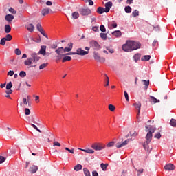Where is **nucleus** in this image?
<instances>
[{"instance_id":"obj_33","label":"nucleus","mask_w":176,"mask_h":176,"mask_svg":"<svg viewBox=\"0 0 176 176\" xmlns=\"http://www.w3.org/2000/svg\"><path fill=\"white\" fill-rule=\"evenodd\" d=\"M140 58H141L140 54H136L133 56V58L136 63L138 61V60H140Z\"/></svg>"},{"instance_id":"obj_46","label":"nucleus","mask_w":176,"mask_h":176,"mask_svg":"<svg viewBox=\"0 0 176 176\" xmlns=\"http://www.w3.org/2000/svg\"><path fill=\"white\" fill-rule=\"evenodd\" d=\"M4 38L6 39V41H12V35H10V34H7V35L6 36V37H4Z\"/></svg>"},{"instance_id":"obj_9","label":"nucleus","mask_w":176,"mask_h":176,"mask_svg":"<svg viewBox=\"0 0 176 176\" xmlns=\"http://www.w3.org/2000/svg\"><path fill=\"white\" fill-rule=\"evenodd\" d=\"M76 54H77L78 56H86L89 54V51H85L82 48H78L76 50Z\"/></svg>"},{"instance_id":"obj_21","label":"nucleus","mask_w":176,"mask_h":176,"mask_svg":"<svg viewBox=\"0 0 176 176\" xmlns=\"http://www.w3.org/2000/svg\"><path fill=\"white\" fill-rule=\"evenodd\" d=\"M146 131H148V133H151V134H153L156 131V127L155 126H151L150 128L149 126H146Z\"/></svg>"},{"instance_id":"obj_35","label":"nucleus","mask_w":176,"mask_h":176,"mask_svg":"<svg viewBox=\"0 0 176 176\" xmlns=\"http://www.w3.org/2000/svg\"><path fill=\"white\" fill-rule=\"evenodd\" d=\"M83 171L85 176H91L90 175V171H89V169H87V168H84Z\"/></svg>"},{"instance_id":"obj_28","label":"nucleus","mask_w":176,"mask_h":176,"mask_svg":"<svg viewBox=\"0 0 176 176\" xmlns=\"http://www.w3.org/2000/svg\"><path fill=\"white\" fill-rule=\"evenodd\" d=\"M25 65H31L32 64V58H28L24 62Z\"/></svg>"},{"instance_id":"obj_38","label":"nucleus","mask_w":176,"mask_h":176,"mask_svg":"<svg viewBox=\"0 0 176 176\" xmlns=\"http://www.w3.org/2000/svg\"><path fill=\"white\" fill-rule=\"evenodd\" d=\"M105 146H107V148H112L113 146H115V142H110Z\"/></svg>"},{"instance_id":"obj_44","label":"nucleus","mask_w":176,"mask_h":176,"mask_svg":"<svg viewBox=\"0 0 176 176\" xmlns=\"http://www.w3.org/2000/svg\"><path fill=\"white\" fill-rule=\"evenodd\" d=\"M126 13H131V7L126 6L124 8Z\"/></svg>"},{"instance_id":"obj_18","label":"nucleus","mask_w":176,"mask_h":176,"mask_svg":"<svg viewBox=\"0 0 176 176\" xmlns=\"http://www.w3.org/2000/svg\"><path fill=\"white\" fill-rule=\"evenodd\" d=\"M25 28L29 31V32H33L35 30V27L32 23H29L25 25Z\"/></svg>"},{"instance_id":"obj_31","label":"nucleus","mask_w":176,"mask_h":176,"mask_svg":"<svg viewBox=\"0 0 176 176\" xmlns=\"http://www.w3.org/2000/svg\"><path fill=\"white\" fill-rule=\"evenodd\" d=\"M72 19H79V12H74L72 14Z\"/></svg>"},{"instance_id":"obj_26","label":"nucleus","mask_w":176,"mask_h":176,"mask_svg":"<svg viewBox=\"0 0 176 176\" xmlns=\"http://www.w3.org/2000/svg\"><path fill=\"white\" fill-rule=\"evenodd\" d=\"M6 34H9L12 31V28L10 25H5V30H4Z\"/></svg>"},{"instance_id":"obj_42","label":"nucleus","mask_w":176,"mask_h":176,"mask_svg":"<svg viewBox=\"0 0 176 176\" xmlns=\"http://www.w3.org/2000/svg\"><path fill=\"white\" fill-rule=\"evenodd\" d=\"M109 111H111V112H114L115 110L116 109V107L114 105H113V104H109Z\"/></svg>"},{"instance_id":"obj_23","label":"nucleus","mask_w":176,"mask_h":176,"mask_svg":"<svg viewBox=\"0 0 176 176\" xmlns=\"http://www.w3.org/2000/svg\"><path fill=\"white\" fill-rule=\"evenodd\" d=\"M80 151H82V152H85L86 153L93 154L94 153V150L91 148H87V149H82L78 148Z\"/></svg>"},{"instance_id":"obj_15","label":"nucleus","mask_w":176,"mask_h":176,"mask_svg":"<svg viewBox=\"0 0 176 176\" xmlns=\"http://www.w3.org/2000/svg\"><path fill=\"white\" fill-rule=\"evenodd\" d=\"M133 107H135V109L138 111V113L137 115V118H138V116H140V113H141V102H138L133 104Z\"/></svg>"},{"instance_id":"obj_30","label":"nucleus","mask_w":176,"mask_h":176,"mask_svg":"<svg viewBox=\"0 0 176 176\" xmlns=\"http://www.w3.org/2000/svg\"><path fill=\"white\" fill-rule=\"evenodd\" d=\"M80 170H82V165L80 164H78L74 168V171H80Z\"/></svg>"},{"instance_id":"obj_58","label":"nucleus","mask_w":176,"mask_h":176,"mask_svg":"<svg viewBox=\"0 0 176 176\" xmlns=\"http://www.w3.org/2000/svg\"><path fill=\"white\" fill-rule=\"evenodd\" d=\"M8 75L9 76H13V75H14V71H13V70L9 71V72H8Z\"/></svg>"},{"instance_id":"obj_20","label":"nucleus","mask_w":176,"mask_h":176,"mask_svg":"<svg viewBox=\"0 0 176 176\" xmlns=\"http://www.w3.org/2000/svg\"><path fill=\"white\" fill-rule=\"evenodd\" d=\"M38 168L37 166L33 165L30 168L29 171L31 174H35L38 171Z\"/></svg>"},{"instance_id":"obj_24","label":"nucleus","mask_w":176,"mask_h":176,"mask_svg":"<svg viewBox=\"0 0 176 176\" xmlns=\"http://www.w3.org/2000/svg\"><path fill=\"white\" fill-rule=\"evenodd\" d=\"M112 35L116 36V38H119L120 36H122V32L120 30H116L112 32Z\"/></svg>"},{"instance_id":"obj_62","label":"nucleus","mask_w":176,"mask_h":176,"mask_svg":"<svg viewBox=\"0 0 176 176\" xmlns=\"http://www.w3.org/2000/svg\"><path fill=\"white\" fill-rule=\"evenodd\" d=\"M57 47H58L57 43H54L51 47L52 49H57Z\"/></svg>"},{"instance_id":"obj_57","label":"nucleus","mask_w":176,"mask_h":176,"mask_svg":"<svg viewBox=\"0 0 176 176\" xmlns=\"http://www.w3.org/2000/svg\"><path fill=\"white\" fill-rule=\"evenodd\" d=\"M39 32H41L43 36H45V38H47V35L46 34V33H45V30H43V29H41V30H39Z\"/></svg>"},{"instance_id":"obj_43","label":"nucleus","mask_w":176,"mask_h":176,"mask_svg":"<svg viewBox=\"0 0 176 176\" xmlns=\"http://www.w3.org/2000/svg\"><path fill=\"white\" fill-rule=\"evenodd\" d=\"M0 45H1L2 46H5V45H6V38H5V37L1 39Z\"/></svg>"},{"instance_id":"obj_48","label":"nucleus","mask_w":176,"mask_h":176,"mask_svg":"<svg viewBox=\"0 0 176 176\" xmlns=\"http://www.w3.org/2000/svg\"><path fill=\"white\" fill-rule=\"evenodd\" d=\"M100 30L102 32H105L107 31V29L105 28V26L104 25H100Z\"/></svg>"},{"instance_id":"obj_10","label":"nucleus","mask_w":176,"mask_h":176,"mask_svg":"<svg viewBox=\"0 0 176 176\" xmlns=\"http://www.w3.org/2000/svg\"><path fill=\"white\" fill-rule=\"evenodd\" d=\"M38 54H42L43 56H46V45H41V49L38 52ZM47 56H50V53H47Z\"/></svg>"},{"instance_id":"obj_63","label":"nucleus","mask_w":176,"mask_h":176,"mask_svg":"<svg viewBox=\"0 0 176 176\" xmlns=\"http://www.w3.org/2000/svg\"><path fill=\"white\" fill-rule=\"evenodd\" d=\"M154 30L160 31V28L159 27V25L154 26Z\"/></svg>"},{"instance_id":"obj_54","label":"nucleus","mask_w":176,"mask_h":176,"mask_svg":"<svg viewBox=\"0 0 176 176\" xmlns=\"http://www.w3.org/2000/svg\"><path fill=\"white\" fill-rule=\"evenodd\" d=\"M124 97L126 98V100L129 102V94L127 93V91H124Z\"/></svg>"},{"instance_id":"obj_56","label":"nucleus","mask_w":176,"mask_h":176,"mask_svg":"<svg viewBox=\"0 0 176 176\" xmlns=\"http://www.w3.org/2000/svg\"><path fill=\"white\" fill-rule=\"evenodd\" d=\"M36 29L38 30V31H41V30H43V28H42V25H41V23H38L36 25Z\"/></svg>"},{"instance_id":"obj_37","label":"nucleus","mask_w":176,"mask_h":176,"mask_svg":"<svg viewBox=\"0 0 176 176\" xmlns=\"http://www.w3.org/2000/svg\"><path fill=\"white\" fill-rule=\"evenodd\" d=\"M142 82H144V85H145L144 89L146 90L149 86V80H142Z\"/></svg>"},{"instance_id":"obj_7","label":"nucleus","mask_w":176,"mask_h":176,"mask_svg":"<svg viewBox=\"0 0 176 176\" xmlns=\"http://www.w3.org/2000/svg\"><path fill=\"white\" fill-rule=\"evenodd\" d=\"M90 47H93L95 50H100V44H98V42L92 40L89 42Z\"/></svg>"},{"instance_id":"obj_6","label":"nucleus","mask_w":176,"mask_h":176,"mask_svg":"<svg viewBox=\"0 0 176 176\" xmlns=\"http://www.w3.org/2000/svg\"><path fill=\"white\" fill-rule=\"evenodd\" d=\"M130 41H126V44L122 45V50L124 52H132L131 45H130Z\"/></svg>"},{"instance_id":"obj_49","label":"nucleus","mask_w":176,"mask_h":176,"mask_svg":"<svg viewBox=\"0 0 176 176\" xmlns=\"http://www.w3.org/2000/svg\"><path fill=\"white\" fill-rule=\"evenodd\" d=\"M9 12H10V13H12V14H16V13H17V12H16V10H14V8H9Z\"/></svg>"},{"instance_id":"obj_17","label":"nucleus","mask_w":176,"mask_h":176,"mask_svg":"<svg viewBox=\"0 0 176 176\" xmlns=\"http://www.w3.org/2000/svg\"><path fill=\"white\" fill-rule=\"evenodd\" d=\"M51 11H52V10L49 7L43 8L41 10V14H42V16H46V15L49 14V13H50Z\"/></svg>"},{"instance_id":"obj_27","label":"nucleus","mask_w":176,"mask_h":176,"mask_svg":"<svg viewBox=\"0 0 176 176\" xmlns=\"http://www.w3.org/2000/svg\"><path fill=\"white\" fill-rule=\"evenodd\" d=\"M105 12V8H102V7H98L97 9V13H98V14H102V13Z\"/></svg>"},{"instance_id":"obj_64","label":"nucleus","mask_w":176,"mask_h":176,"mask_svg":"<svg viewBox=\"0 0 176 176\" xmlns=\"http://www.w3.org/2000/svg\"><path fill=\"white\" fill-rule=\"evenodd\" d=\"M92 176H98V173H97V171H94L92 173Z\"/></svg>"},{"instance_id":"obj_12","label":"nucleus","mask_w":176,"mask_h":176,"mask_svg":"<svg viewBox=\"0 0 176 176\" xmlns=\"http://www.w3.org/2000/svg\"><path fill=\"white\" fill-rule=\"evenodd\" d=\"M31 57H32V61H34V63H38V61H39V60H41L39 54L32 53L31 54Z\"/></svg>"},{"instance_id":"obj_1","label":"nucleus","mask_w":176,"mask_h":176,"mask_svg":"<svg viewBox=\"0 0 176 176\" xmlns=\"http://www.w3.org/2000/svg\"><path fill=\"white\" fill-rule=\"evenodd\" d=\"M152 137L153 135L148 132L146 135V142L144 144V148L147 152H151L152 151V148H149V144H151V142L152 141Z\"/></svg>"},{"instance_id":"obj_5","label":"nucleus","mask_w":176,"mask_h":176,"mask_svg":"<svg viewBox=\"0 0 176 176\" xmlns=\"http://www.w3.org/2000/svg\"><path fill=\"white\" fill-rule=\"evenodd\" d=\"M131 49V50H137V49H140L141 47V43L140 42L130 41Z\"/></svg>"},{"instance_id":"obj_55","label":"nucleus","mask_w":176,"mask_h":176,"mask_svg":"<svg viewBox=\"0 0 176 176\" xmlns=\"http://www.w3.org/2000/svg\"><path fill=\"white\" fill-rule=\"evenodd\" d=\"M31 126H32V127H33V129H34L35 130H36V131H38V133H42V132L39 130V129L36 126L35 124H32Z\"/></svg>"},{"instance_id":"obj_61","label":"nucleus","mask_w":176,"mask_h":176,"mask_svg":"<svg viewBox=\"0 0 176 176\" xmlns=\"http://www.w3.org/2000/svg\"><path fill=\"white\" fill-rule=\"evenodd\" d=\"M92 30H93V31H94L95 32H98V26H94V27H93L92 28Z\"/></svg>"},{"instance_id":"obj_50","label":"nucleus","mask_w":176,"mask_h":176,"mask_svg":"<svg viewBox=\"0 0 176 176\" xmlns=\"http://www.w3.org/2000/svg\"><path fill=\"white\" fill-rule=\"evenodd\" d=\"M31 111H30V109L25 108V114L28 116V115H30Z\"/></svg>"},{"instance_id":"obj_40","label":"nucleus","mask_w":176,"mask_h":176,"mask_svg":"<svg viewBox=\"0 0 176 176\" xmlns=\"http://www.w3.org/2000/svg\"><path fill=\"white\" fill-rule=\"evenodd\" d=\"M19 76L21 78H25V76H27V73L25 71H21L19 73Z\"/></svg>"},{"instance_id":"obj_39","label":"nucleus","mask_w":176,"mask_h":176,"mask_svg":"<svg viewBox=\"0 0 176 176\" xmlns=\"http://www.w3.org/2000/svg\"><path fill=\"white\" fill-rule=\"evenodd\" d=\"M100 38H101L103 41H107V34H105V33H100Z\"/></svg>"},{"instance_id":"obj_47","label":"nucleus","mask_w":176,"mask_h":176,"mask_svg":"<svg viewBox=\"0 0 176 176\" xmlns=\"http://www.w3.org/2000/svg\"><path fill=\"white\" fill-rule=\"evenodd\" d=\"M14 53L15 54H16V56H20V54H21V51L20 50V49L16 48L15 49Z\"/></svg>"},{"instance_id":"obj_3","label":"nucleus","mask_w":176,"mask_h":176,"mask_svg":"<svg viewBox=\"0 0 176 176\" xmlns=\"http://www.w3.org/2000/svg\"><path fill=\"white\" fill-rule=\"evenodd\" d=\"M78 12L80 14L81 16H83L84 17H87L88 16H90V14H91V10L89 8H81L79 9Z\"/></svg>"},{"instance_id":"obj_13","label":"nucleus","mask_w":176,"mask_h":176,"mask_svg":"<svg viewBox=\"0 0 176 176\" xmlns=\"http://www.w3.org/2000/svg\"><path fill=\"white\" fill-rule=\"evenodd\" d=\"M113 3H112V1H108L107 3H105L104 6H105V13H108V12H109V10H111V8H112Z\"/></svg>"},{"instance_id":"obj_4","label":"nucleus","mask_w":176,"mask_h":176,"mask_svg":"<svg viewBox=\"0 0 176 176\" xmlns=\"http://www.w3.org/2000/svg\"><path fill=\"white\" fill-rule=\"evenodd\" d=\"M91 148L94 151H102V149H105V144L102 143H94L91 145Z\"/></svg>"},{"instance_id":"obj_25","label":"nucleus","mask_w":176,"mask_h":176,"mask_svg":"<svg viewBox=\"0 0 176 176\" xmlns=\"http://www.w3.org/2000/svg\"><path fill=\"white\" fill-rule=\"evenodd\" d=\"M68 46H69V47L63 48L64 53H65L66 52H71V50H72V46H73L72 43H69Z\"/></svg>"},{"instance_id":"obj_60","label":"nucleus","mask_w":176,"mask_h":176,"mask_svg":"<svg viewBox=\"0 0 176 176\" xmlns=\"http://www.w3.org/2000/svg\"><path fill=\"white\" fill-rule=\"evenodd\" d=\"M65 151H68L69 153L74 154V148L69 149L68 147L65 148Z\"/></svg>"},{"instance_id":"obj_19","label":"nucleus","mask_w":176,"mask_h":176,"mask_svg":"<svg viewBox=\"0 0 176 176\" xmlns=\"http://www.w3.org/2000/svg\"><path fill=\"white\" fill-rule=\"evenodd\" d=\"M6 21H8V23H12L13 20L14 19V16L12 14H7L5 16Z\"/></svg>"},{"instance_id":"obj_41","label":"nucleus","mask_w":176,"mask_h":176,"mask_svg":"<svg viewBox=\"0 0 176 176\" xmlns=\"http://www.w3.org/2000/svg\"><path fill=\"white\" fill-rule=\"evenodd\" d=\"M47 65H49L48 63L41 64L39 66V69H44V68H46V67H47Z\"/></svg>"},{"instance_id":"obj_59","label":"nucleus","mask_w":176,"mask_h":176,"mask_svg":"<svg viewBox=\"0 0 176 176\" xmlns=\"http://www.w3.org/2000/svg\"><path fill=\"white\" fill-rule=\"evenodd\" d=\"M6 159L3 156H0V164H2L5 162Z\"/></svg>"},{"instance_id":"obj_29","label":"nucleus","mask_w":176,"mask_h":176,"mask_svg":"<svg viewBox=\"0 0 176 176\" xmlns=\"http://www.w3.org/2000/svg\"><path fill=\"white\" fill-rule=\"evenodd\" d=\"M72 58L71 56H65L62 59V63H66V61H71Z\"/></svg>"},{"instance_id":"obj_32","label":"nucleus","mask_w":176,"mask_h":176,"mask_svg":"<svg viewBox=\"0 0 176 176\" xmlns=\"http://www.w3.org/2000/svg\"><path fill=\"white\" fill-rule=\"evenodd\" d=\"M142 61H149L151 60L150 55H145L141 58Z\"/></svg>"},{"instance_id":"obj_53","label":"nucleus","mask_w":176,"mask_h":176,"mask_svg":"<svg viewBox=\"0 0 176 176\" xmlns=\"http://www.w3.org/2000/svg\"><path fill=\"white\" fill-rule=\"evenodd\" d=\"M138 135V133H133V134H131V132H130L126 136V138H129V135H131L132 137H136V135Z\"/></svg>"},{"instance_id":"obj_14","label":"nucleus","mask_w":176,"mask_h":176,"mask_svg":"<svg viewBox=\"0 0 176 176\" xmlns=\"http://www.w3.org/2000/svg\"><path fill=\"white\" fill-rule=\"evenodd\" d=\"M129 141L130 140L129 139H127L122 143H117L116 146L118 149H119L120 148H123V146H126V145H127L129 144Z\"/></svg>"},{"instance_id":"obj_22","label":"nucleus","mask_w":176,"mask_h":176,"mask_svg":"<svg viewBox=\"0 0 176 176\" xmlns=\"http://www.w3.org/2000/svg\"><path fill=\"white\" fill-rule=\"evenodd\" d=\"M150 102H151V104H156L157 102H160V100H157L154 96H150Z\"/></svg>"},{"instance_id":"obj_34","label":"nucleus","mask_w":176,"mask_h":176,"mask_svg":"<svg viewBox=\"0 0 176 176\" xmlns=\"http://www.w3.org/2000/svg\"><path fill=\"white\" fill-rule=\"evenodd\" d=\"M100 167L102 169V171H107V167H108V164L102 163Z\"/></svg>"},{"instance_id":"obj_8","label":"nucleus","mask_w":176,"mask_h":176,"mask_svg":"<svg viewBox=\"0 0 176 176\" xmlns=\"http://www.w3.org/2000/svg\"><path fill=\"white\" fill-rule=\"evenodd\" d=\"M94 57L96 61H98L100 63H105V58H101V56H100V54L97 52L94 53Z\"/></svg>"},{"instance_id":"obj_11","label":"nucleus","mask_w":176,"mask_h":176,"mask_svg":"<svg viewBox=\"0 0 176 176\" xmlns=\"http://www.w3.org/2000/svg\"><path fill=\"white\" fill-rule=\"evenodd\" d=\"M12 87H13V84H12V82H10L6 85V93L7 94H12L13 93V91L11 89Z\"/></svg>"},{"instance_id":"obj_36","label":"nucleus","mask_w":176,"mask_h":176,"mask_svg":"<svg viewBox=\"0 0 176 176\" xmlns=\"http://www.w3.org/2000/svg\"><path fill=\"white\" fill-rule=\"evenodd\" d=\"M170 126H172V127H176V120L174 118H172L170 120Z\"/></svg>"},{"instance_id":"obj_45","label":"nucleus","mask_w":176,"mask_h":176,"mask_svg":"<svg viewBox=\"0 0 176 176\" xmlns=\"http://www.w3.org/2000/svg\"><path fill=\"white\" fill-rule=\"evenodd\" d=\"M132 16H133V17H137V16H140V12H138L137 10H135V11H133V12H132Z\"/></svg>"},{"instance_id":"obj_52","label":"nucleus","mask_w":176,"mask_h":176,"mask_svg":"<svg viewBox=\"0 0 176 176\" xmlns=\"http://www.w3.org/2000/svg\"><path fill=\"white\" fill-rule=\"evenodd\" d=\"M53 146H61V144H60V142H57V141H54L53 143Z\"/></svg>"},{"instance_id":"obj_16","label":"nucleus","mask_w":176,"mask_h":176,"mask_svg":"<svg viewBox=\"0 0 176 176\" xmlns=\"http://www.w3.org/2000/svg\"><path fill=\"white\" fill-rule=\"evenodd\" d=\"M164 168L168 171H173L175 169V166L173 164H168L164 166Z\"/></svg>"},{"instance_id":"obj_51","label":"nucleus","mask_w":176,"mask_h":176,"mask_svg":"<svg viewBox=\"0 0 176 176\" xmlns=\"http://www.w3.org/2000/svg\"><path fill=\"white\" fill-rule=\"evenodd\" d=\"M154 138H157V140H160V138H162V134L158 132L157 134L155 135Z\"/></svg>"},{"instance_id":"obj_2","label":"nucleus","mask_w":176,"mask_h":176,"mask_svg":"<svg viewBox=\"0 0 176 176\" xmlns=\"http://www.w3.org/2000/svg\"><path fill=\"white\" fill-rule=\"evenodd\" d=\"M55 52L56 53V54H58L56 56V61H60V60H61V58H63V57H64V56H66V54H64V47H58V49H56L55 50Z\"/></svg>"}]
</instances>
